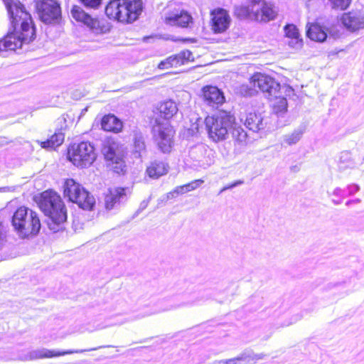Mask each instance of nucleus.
<instances>
[{"mask_svg": "<svg viewBox=\"0 0 364 364\" xmlns=\"http://www.w3.org/2000/svg\"><path fill=\"white\" fill-rule=\"evenodd\" d=\"M267 123V119L259 112H250L247 114L245 119V125L253 132L264 129Z\"/></svg>", "mask_w": 364, "mask_h": 364, "instance_id": "412c9836", "label": "nucleus"}, {"mask_svg": "<svg viewBox=\"0 0 364 364\" xmlns=\"http://www.w3.org/2000/svg\"><path fill=\"white\" fill-rule=\"evenodd\" d=\"M181 60L178 56L172 55L159 63L158 68L161 70L176 67L180 65Z\"/></svg>", "mask_w": 364, "mask_h": 364, "instance_id": "72a5a7b5", "label": "nucleus"}, {"mask_svg": "<svg viewBox=\"0 0 364 364\" xmlns=\"http://www.w3.org/2000/svg\"><path fill=\"white\" fill-rule=\"evenodd\" d=\"M101 151L114 172L119 174L125 172L126 165L124 161V156L119 149L117 142L111 139L103 141Z\"/></svg>", "mask_w": 364, "mask_h": 364, "instance_id": "9b49d317", "label": "nucleus"}, {"mask_svg": "<svg viewBox=\"0 0 364 364\" xmlns=\"http://www.w3.org/2000/svg\"><path fill=\"white\" fill-rule=\"evenodd\" d=\"M11 26L4 38L0 39V53L21 48L23 43L36 37V27L31 14L19 0H4Z\"/></svg>", "mask_w": 364, "mask_h": 364, "instance_id": "f257e3e1", "label": "nucleus"}, {"mask_svg": "<svg viewBox=\"0 0 364 364\" xmlns=\"http://www.w3.org/2000/svg\"><path fill=\"white\" fill-rule=\"evenodd\" d=\"M168 165L161 161H154L146 168L148 176L151 178H158L168 173Z\"/></svg>", "mask_w": 364, "mask_h": 364, "instance_id": "5701e85b", "label": "nucleus"}, {"mask_svg": "<svg viewBox=\"0 0 364 364\" xmlns=\"http://www.w3.org/2000/svg\"><path fill=\"white\" fill-rule=\"evenodd\" d=\"M186 189V188L184 185L176 186L173 189V193H176V196L184 194V193H187Z\"/></svg>", "mask_w": 364, "mask_h": 364, "instance_id": "79ce46f5", "label": "nucleus"}, {"mask_svg": "<svg viewBox=\"0 0 364 364\" xmlns=\"http://www.w3.org/2000/svg\"><path fill=\"white\" fill-rule=\"evenodd\" d=\"M11 223L22 238L36 235L41 226L38 213L24 206L20 207L14 212Z\"/></svg>", "mask_w": 364, "mask_h": 364, "instance_id": "423d86ee", "label": "nucleus"}, {"mask_svg": "<svg viewBox=\"0 0 364 364\" xmlns=\"http://www.w3.org/2000/svg\"><path fill=\"white\" fill-rule=\"evenodd\" d=\"M240 361L239 357L228 359V364H238V362Z\"/></svg>", "mask_w": 364, "mask_h": 364, "instance_id": "a18cd8bd", "label": "nucleus"}, {"mask_svg": "<svg viewBox=\"0 0 364 364\" xmlns=\"http://www.w3.org/2000/svg\"><path fill=\"white\" fill-rule=\"evenodd\" d=\"M158 109L160 114V117L164 119H171L178 112L177 105L176 102L172 100H168L162 102Z\"/></svg>", "mask_w": 364, "mask_h": 364, "instance_id": "a878e982", "label": "nucleus"}, {"mask_svg": "<svg viewBox=\"0 0 364 364\" xmlns=\"http://www.w3.org/2000/svg\"><path fill=\"white\" fill-rule=\"evenodd\" d=\"M218 364H228V360H221L219 361H217Z\"/></svg>", "mask_w": 364, "mask_h": 364, "instance_id": "3c124183", "label": "nucleus"}, {"mask_svg": "<svg viewBox=\"0 0 364 364\" xmlns=\"http://www.w3.org/2000/svg\"><path fill=\"white\" fill-rule=\"evenodd\" d=\"M176 196H177L176 195V193H173V190L172 191H171L166 194V199L167 200L172 199Z\"/></svg>", "mask_w": 364, "mask_h": 364, "instance_id": "49530a36", "label": "nucleus"}, {"mask_svg": "<svg viewBox=\"0 0 364 364\" xmlns=\"http://www.w3.org/2000/svg\"><path fill=\"white\" fill-rule=\"evenodd\" d=\"M70 14L76 21L83 23L95 33H105L109 31V26L107 23L93 17L80 6H73Z\"/></svg>", "mask_w": 364, "mask_h": 364, "instance_id": "4468645a", "label": "nucleus"}, {"mask_svg": "<svg viewBox=\"0 0 364 364\" xmlns=\"http://www.w3.org/2000/svg\"><path fill=\"white\" fill-rule=\"evenodd\" d=\"M304 132V127H299L291 133L284 135L283 142L289 146L296 144L301 139Z\"/></svg>", "mask_w": 364, "mask_h": 364, "instance_id": "cd10ccee", "label": "nucleus"}, {"mask_svg": "<svg viewBox=\"0 0 364 364\" xmlns=\"http://www.w3.org/2000/svg\"><path fill=\"white\" fill-rule=\"evenodd\" d=\"M192 55L191 52L189 50L182 51L178 55L176 56L179 57V60H181L180 65L184 63V60H188L190 57Z\"/></svg>", "mask_w": 364, "mask_h": 364, "instance_id": "58836bf2", "label": "nucleus"}, {"mask_svg": "<svg viewBox=\"0 0 364 364\" xmlns=\"http://www.w3.org/2000/svg\"><path fill=\"white\" fill-rule=\"evenodd\" d=\"M141 11V0H111L105 8L109 18L122 23L134 21Z\"/></svg>", "mask_w": 364, "mask_h": 364, "instance_id": "20e7f679", "label": "nucleus"}, {"mask_svg": "<svg viewBox=\"0 0 364 364\" xmlns=\"http://www.w3.org/2000/svg\"><path fill=\"white\" fill-rule=\"evenodd\" d=\"M127 188H109L105 195V205L108 210L117 209L128 199Z\"/></svg>", "mask_w": 364, "mask_h": 364, "instance_id": "dca6fc26", "label": "nucleus"}, {"mask_svg": "<svg viewBox=\"0 0 364 364\" xmlns=\"http://www.w3.org/2000/svg\"><path fill=\"white\" fill-rule=\"evenodd\" d=\"M355 162L352 159L351 153L345 151L341 153L338 168L341 171H345L348 168H354L355 167Z\"/></svg>", "mask_w": 364, "mask_h": 364, "instance_id": "c85d7f7f", "label": "nucleus"}, {"mask_svg": "<svg viewBox=\"0 0 364 364\" xmlns=\"http://www.w3.org/2000/svg\"><path fill=\"white\" fill-rule=\"evenodd\" d=\"M38 205L48 217L46 223L50 230L57 232L64 229L67 220V210L57 193L51 190L43 192Z\"/></svg>", "mask_w": 364, "mask_h": 364, "instance_id": "7ed1b4c3", "label": "nucleus"}, {"mask_svg": "<svg viewBox=\"0 0 364 364\" xmlns=\"http://www.w3.org/2000/svg\"><path fill=\"white\" fill-rule=\"evenodd\" d=\"M235 188V187H234V185H233V183H231V184H230V185H228V186H225L224 188H223V189L220 191V193H222V192H223V191H226V190L232 189V188Z\"/></svg>", "mask_w": 364, "mask_h": 364, "instance_id": "de8ad7c7", "label": "nucleus"}, {"mask_svg": "<svg viewBox=\"0 0 364 364\" xmlns=\"http://www.w3.org/2000/svg\"><path fill=\"white\" fill-rule=\"evenodd\" d=\"M65 134L61 129H58L51 136L44 141H38L41 146L45 149H54L60 146L64 141Z\"/></svg>", "mask_w": 364, "mask_h": 364, "instance_id": "b1692460", "label": "nucleus"}, {"mask_svg": "<svg viewBox=\"0 0 364 364\" xmlns=\"http://www.w3.org/2000/svg\"><path fill=\"white\" fill-rule=\"evenodd\" d=\"M212 29L215 33L225 32L229 27L230 17L228 11L223 9H218L211 12Z\"/></svg>", "mask_w": 364, "mask_h": 364, "instance_id": "6ab92c4d", "label": "nucleus"}, {"mask_svg": "<svg viewBox=\"0 0 364 364\" xmlns=\"http://www.w3.org/2000/svg\"><path fill=\"white\" fill-rule=\"evenodd\" d=\"M234 123V116L226 111H220L213 116L207 117L205 119L209 137L215 141L225 139Z\"/></svg>", "mask_w": 364, "mask_h": 364, "instance_id": "6e6552de", "label": "nucleus"}, {"mask_svg": "<svg viewBox=\"0 0 364 364\" xmlns=\"http://www.w3.org/2000/svg\"><path fill=\"white\" fill-rule=\"evenodd\" d=\"M147 205H148V202H146V201H145V200L142 201V202L140 203L139 209H140V210H144V209H145V208H146Z\"/></svg>", "mask_w": 364, "mask_h": 364, "instance_id": "09e8293b", "label": "nucleus"}, {"mask_svg": "<svg viewBox=\"0 0 364 364\" xmlns=\"http://www.w3.org/2000/svg\"><path fill=\"white\" fill-rule=\"evenodd\" d=\"M204 102L212 107H218L225 100L223 92L216 86L206 85L202 89Z\"/></svg>", "mask_w": 364, "mask_h": 364, "instance_id": "a211bd4d", "label": "nucleus"}, {"mask_svg": "<svg viewBox=\"0 0 364 364\" xmlns=\"http://www.w3.org/2000/svg\"><path fill=\"white\" fill-rule=\"evenodd\" d=\"M87 9H97L102 4V0H79Z\"/></svg>", "mask_w": 364, "mask_h": 364, "instance_id": "e433bc0d", "label": "nucleus"}, {"mask_svg": "<svg viewBox=\"0 0 364 364\" xmlns=\"http://www.w3.org/2000/svg\"><path fill=\"white\" fill-rule=\"evenodd\" d=\"M233 185H234V187H236V186H238L240 185H242L244 183V181H242V180H237L236 181H235L234 183H232Z\"/></svg>", "mask_w": 364, "mask_h": 364, "instance_id": "8fccbe9b", "label": "nucleus"}, {"mask_svg": "<svg viewBox=\"0 0 364 364\" xmlns=\"http://www.w3.org/2000/svg\"><path fill=\"white\" fill-rule=\"evenodd\" d=\"M291 323H288L285 324V326H287L290 325Z\"/></svg>", "mask_w": 364, "mask_h": 364, "instance_id": "6e6d98bb", "label": "nucleus"}, {"mask_svg": "<svg viewBox=\"0 0 364 364\" xmlns=\"http://www.w3.org/2000/svg\"><path fill=\"white\" fill-rule=\"evenodd\" d=\"M333 203L335 204V205H339L341 203V200H333Z\"/></svg>", "mask_w": 364, "mask_h": 364, "instance_id": "603ef678", "label": "nucleus"}, {"mask_svg": "<svg viewBox=\"0 0 364 364\" xmlns=\"http://www.w3.org/2000/svg\"><path fill=\"white\" fill-rule=\"evenodd\" d=\"M193 129H198V124L196 126V127H193L192 130H193ZM197 132H198V130H197Z\"/></svg>", "mask_w": 364, "mask_h": 364, "instance_id": "864d4df0", "label": "nucleus"}, {"mask_svg": "<svg viewBox=\"0 0 364 364\" xmlns=\"http://www.w3.org/2000/svg\"><path fill=\"white\" fill-rule=\"evenodd\" d=\"M253 79L257 88L263 92L266 97L275 100L272 105L273 112L278 117L283 116L287 111V100L282 96V93L284 92L286 95H289L294 90L289 86H282L273 77L259 73H255Z\"/></svg>", "mask_w": 364, "mask_h": 364, "instance_id": "f03ea898", "label": "nucleus"}, {"mask_svg": "<svg viewBox=\"0 0 364 364\" xmlns=\"http://www.w3.org/2000/svg\"><path fill=\"white\" fill-rule=\"evenodd\" d=\"M286 36L292 39L297 40L299 37V33L297 28L294 24H287L284 27Z\"/></svg>", "mask_w": 364, "mask_h": 364, "instance_id": "c9c22d12", "label": "nucleus"}, {"mask_svg": "<svg viewBox=\"0 0 364 364\" xmlns=\"http://www.w3.org/2000/svg\"><path fill=\"white\" fill-rule=\"evenodd\" d=\"M360 199L359 198H356V199H354V200H348L346 203V205L347 206H350V205L352 204H357V203H360Z\"/></svg>", "mask_w": 364, "mask_h": 364, "instance_id": "37998d69", "label": "nucleus"}, {"mask_svg": "<svg viewBox=\"0 0 364 364\" xmlns=\"http://www.w3.org/2000/svg\"><path fill=\"white\" fill-rule=\"evenodd\" d=\"M346 282L329 283L328 285V288L329 289H338L339 287L344 288V287H346Z\"/></svg>", "mask_w": 364, "mask_h": 364, "instance_id": "a19ab883", "label": "nucleus"}, {"mask_svg": "<svg viewBox=\"0 0 364 364\" xmlns=\"http://www.w3.org/2000/svg\"><path fill=\"white\" fill-rule=\"evenodd\" d=\"M152 133L159 149L163 153H170L173 145V131L168 122H161V119L156 118L152 127Z\"/></svg>", "mask_w": 364, "mask_h": 364, "instance_id": "f8f14e48", "label": "nucleus"}, {"mask_svg": "<svg viewBox=\"0 0 364 364\" xmlns=\"http://www.w3.org/2000/svg\"><path fill=\"white\" fill-rule=\"evenodd\" d=\"M64 196L83 210H91L95 205L94 196L71 178L65 183Z\"/></svg>", "mask_w": 364, "mask_h": 364, "instance_id": "1a4fd4ad", "label": "nucleus"}, {"mask_svg": "<svg viewBox=\"0 0 364 364\" xmlns=\"http://www.w3.org/2000/svg\"><path fill=\"white\" fill-rule=\"evenodd\" d=\"M161 304L162 306H156L154 309H150L144 314H140L136 318H141L154 314L197 306L195 286L188 285L168 301H162Z\"/></svg>", "mask_w": 364, "mask_h": 364, "instance_id": "39448f33", "label": "nucleus"}, {"mask_svg": "<svg viewBox=\"0 0 364 364\" xmlns=\"http://www.w3.org/2000/svg\"><path fill=\"white\" fill-rule=\"evenodd\" d=\"M235 14L240 18L267 22L276 18L277 11L264 0H250L248 5L235 6Z\"/></svg>", "mask_w": 364, "mask_h": 364, "instance_id": "0eeeda50", "label": "nucleus"}, {"mask_svg": "<svg viewBox=\"0 0 364 364\" xmlns=\"http://www.w3.org/2000/svg\"><path fill=\"white\" fill-rule=\"evenodd\" d=\"M68 157L80 168H86L93 164L97 158L94 145L90 141L73 144L68 148Z\"/></svg>", "mask_w": 364, "mask_h": 364, "instance_id": "9d476101", "label": "nucleus"}, {"mask_svg": "<svg viewBox=\"0 0 364 364\" xmlns=\"http://www.w3.org/2000/svg\"><path fill=\"white\" fill-rule=\"evenodd\" d=\"M192 17L183 10L171 11L166 16V22L171 26L187 27L191 22Z\"/></svg>", "mask_w": 364, "mask_h": 364, "instance_id": "aec40b11", "label": "nucleus"}, {"mask_svg": "<svg viewBox=\"0 0 364 364\" xmlns=\"http://www.w3.org/2000/svg\"><path fill=\"white\" fill-rule=\"evenodd\" d=\"M333 9L346 10L351 4L352 0H328Z\"/></svg>", "mask_w": 364, "mask_h": 364, "instance_id": "f704fd0d", "label": "nucleus"}, {"mask_svg": "<svg viewBox=\"0 0 364 364\" xmlns=\"http://www.w3.org/2000/svg\"><path fill=\"white\" fill-rule=\"evenodd\" d=\"M195 294L197 305L205 303L211 299L212 293L209 289L200 288L195 286Z\"/></svg>", "mask_w": 364, "mask_h": 364, "instance_id": "7c9ffc66", "label": "nucleus"}, {"mask_svg": "<svg viewBox=\"0 0 364 364\" xmlns=\"http://www.w3.org/2000/svg\"><path fill=\"white\" fill-rule=\"evenodd\" d=\"M327 30L315 23L311 24L306 31L307 36L312 41L323 42L327 38Z\"/></svg>", "mask_w": 364, "mask_h": 364, "instance_id": "393cba45", "label": "nucleus"}, {"mask_svg": "<svg viewBox=\"0 0 364 364\" xmlns=\"http://www.w3.org/2000/svg\"><path fill=\"white\" fill-rule=\"evenodd\" d=\"M347 190L348 191V195L352 196L360 190V187L358 185L353 183L347 187Z\"/></svg>", "mask_w": 364, "mask_h": 364, "instance_id": "ea45409f", "label": "nucleus"}, {"mask_svg": "<svg viewBox=\"0 0 364 364\" xmlns=\"http://www.w3.org/2000/svg\"><path fill=\"white\" fill-rule=\"evenodd\" d=\"M253 76L250 78L248 84H243L240 87V93L245 96H252L257 92V85L254 83Z\"/></svg>", "mask_w": 364, "mask_h": 364, "instance_id": "2f4dec72", "label": "nucleus"}, {"mask_svg": "<svg viewBox=\"0 0 364 364\" xmlns=\"http://www.w3.org/2000/svg\"><path fill=\"white\" fill-rule=\"evenodd\" d=\"M349 294V291H345L344 295H347V294Z\"/></svg>", "mask_w": 364, "mask_h": 364, "instance_id": "5fc2aeb1", "label": "nucleus"}, {"mask_svg": "<svg viewBox=\"0 0 364 364\" xmlns=\"http://www.w3.org/2000/svg\"><path fill=\"white\" fill-rule=\"evenodd\" d=\"M333 194L336 196H341L343 195V191L341 188H336L333 191Z\"/></svg>", "mask_w": 364, "mask_h": 364, "instance_id": "c03bdc74", "label": "nucleus"}, {"mask_svg": "<svg viewBox=\"0 0 364 364\" xmlns=\"http://www.w3.org/2000/svg\"><path fill=\"white\" fill-rule=\"evenodd\" d=\"M101 347L93 348L90 349H81V350H49L45 348L33 350L28 352L26 354L21 357V360H33L37 359L51 358L65 355L73 353H82L86 351L95 350Z\"/></svg>", "mask_w": 364, "mask_h": 364, "instance_id": "2eb2a0df", "label": "nucleus"}, {"mask_svg": "<svg viewBox=\"0 0 364 364\" xmlns=\"http://www.w3.org/2000/svg\"><path fill=\"white\" fill-rule=\"evenodd\" d=\"M240 361H245L247 363H255L258 360L264 359L266 357V355L264 353H255L252 350H248L242 352L240 355H238Z\"/></svg>", "mask_w": 364, "mask_h": 364, "instance_id": "c756f323", "label": "nucleus"}, {"mask_svg": "<svg viewBox=\"0 0 364 364\" xmlns=\"http://www.w3.org/2000/svg\"><path fill=\"white\" fill-rule=\"evenodd\" d=\"M232 138L240 144L245 143L247 138V132L241 127L236 125L232 127Z\"/></svg>", "mask_w": 364, "mask_h": 364, "instance_id": "473e14b6", "label": "nucleus"}, {"mask_svg": "<svg viewBox=\"0 0 364 364\" xmlns=\"http://www.w3.org/2000/svg\"><path fill=\"white\" fill-rule=\"evenodd\" d=\"M134 147L135 157L140 158L146 153L144 137L141 132H136L134 135Z\"/></svg>", "mask_w": 364, "mask_h": 364, "instance_id": "bb28decb", "label": "nucleus"}, {"mask_svg": "<svg viewBox=\"0 0 364 364\" xmlns=\"http://www.w3.org/2000/svg\"><path fill=\"white\" fill-rule=\"evenodd\" d=\"M39 19L46 24H55L61 18V8L55 0H35Z\"/></svg>", "mask_w": 364, "mask_h": 364, "instance_id": "ddd939ff", "label": "nucleus"}, {"mask_svg": "<svg viewBox=\"0 0 364 364\" xmlns=\"http://www.w3.org/2000/svg\"><path fill=\"white\" fill-rule=\"evenodd\" d=\"M102 129L107 132H118L122 129V122L113 114L105 115L101 120Z\"/></svg>", "mask_w": 364, "mask_h": 364, "instance_id": "4be33fe9", "label": "nucleus"}, {"mask_svg": "<svg viewBox=\"0 0 364 364\" xmlns=\"http://www.w3.org/2000/svg\"><path fill=\"white\" fill-rule=\"evenodd\" d=\"M363 161H364V156H363Z\"/></svg>", "mask_w": 364, "mask_h": 364, "instance_id": "4d7b16f0", "label": "nucleus"}, {"mask_svg": "<svg viewBox=\"0 0 364 364\" xmlns=\"http://www.w3.org/2000/svg\"><path fill=\"white\" fill-rule=\"evenodd\" d=\"M341 21L348 31L356 32L364 29V11L353 10L344 13L341 18Z\"/></svg>", "mask_w": 364, "mask_h": 364, "instance_id": "f3484780", "label": "nucleus"}, {"mask_svg": "<svg viewBox=\"0 0 364 364\" xmlns=\"http://www.w3.org/2000/svg\"><path fill=\"white\" fill-rule=\"evenodd\" d=\"M203 183V180H196V181H193L191 183H188L187 184H185V187H186V192H189L191 191H193V190H195L196 188H197L200 184H202Z\"/></svg>", "mask_w": 364, "mask_h": 364, "instance_id": "4c0bfd02", "label": "nucleus"}]
</instances>
